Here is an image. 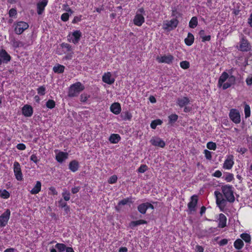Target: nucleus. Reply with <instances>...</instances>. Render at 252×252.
I'll return each mask as SVG.
<instances>
[{"mask_svg": "<svg viewBox=\"0 0 252 252\" xmlns=\"http://www.w3.org/2000/svg\"><path fill=\"white\" fill-rule=\"evenodd\" d=\"M244 113L245 115V118H247L249 117L251 115V108L250 106L246 104L244 106Z\"/></svg>", "mask_w": 252, "mask_h": 252, "instance_id": "obj_44", "label": "nucleus"}, {"mask_svg": "<svg viewBox=\"0 0 252 252\" xmlns=\"http://www.w3.org/2000/svg\"><path fill=\"white\" fill-rule=\"evenodd\" d=\"M37 92L38 94L44 95L46 94V88L44 86H40L37 89Z\"/></svg>", "mask_w": 252, "mask_h": 252, "instance_id": "obj_47", "label": "nucleus"}, {"mask_svg": "<svg viewBox=\"0 0 252 252\" xmlns=\"http://www.w3.org/2000/svg\"><path fill=\"white\" fill-rule=\"evenodd\" d=\"M240 237L244 240L246 243L250 244L252 241V238L251 235L247 233H243L240 234Z\"/></svg>", "mask_w": 252, "mask_h": 252, "instance_id": "obj_34", "label": "nucleus"}, {"mask_svg": "<svg viewBox=\"0 0 252 252\" xmlns=\"http://www.w3.org/2000/svg\"><path fill=\"white\" fill-rule=\"evenodd\" d=\"M244 243L241 239H236L234 242V247L237 250H241L243 248Z\"/></svg>", "mask_w": 252, "mask_h": 252, "instance_id": "obj_33", "label": "nucleus"}, {"mask_svg": "<svg viewBox=\"0 0 252 252\" xmlns=\"http://www.w3.org/2000/svg\"><path fill=\"white\" fill-rule=\"evenodd\" d=\"M236 77L233 75H229L228 73L223 71L220 75L218 80V86L222 87L223 90H226L234 85L236 83Z\"/></svg>", "mask_w": 252, "mask_h": 252, "instance_id": "obj_2", "label": "nucleus"}, {"mask_svg": "<svg viewBox=\"0 0 252 252\" xmlns=\"http://www.w3.org/2000/svg\"><path fill=\"white\" fill-rule=\"evenodd\" d=\"M121 136L118 134H111L109 138L111 143L117 144L121 140Z\"/></svg>", "mask_w": 252, "mask_h": 252, "instance_id": "obj_29", "label": "nucleus"}, {"mask_svg": "<svg viewBox=\"0 0 252 252\" xmlns=\"http://www.w3.org/2000/svg\"><path fill=\"white\" fill-rule=\"evenodd\" d=\"M16 148L19 150H25L26 148V146L25 144L23 143H19L17 145Z\"/></svg>", "mask_w": 252, "mask_h": 252, "instance_id": "obj_59", "label": "nucleus"}, {"mask_svg": "<svg viewBox=\"0 0 252 252\" xmlns=\"http://www.w3.org/2000/svg\"><path fill=\"white\" fill-rule=\"evenodd\" d=\"M168 124L172 125L175 123L178 119V116L176 114H172L168 117Z\"/></svg>", "mask_w": 252, "mask_h": 252, "instance_id": "obj_35", "label": "nucleus"}, {"mask_svg": "<svg viewBox=\"0 0 252 252\" xmlns=\"http://www.w3.org/2000/svg\"><path fill=\"white\" fill-rule=\"evenodd\" d=\"M150 143L154 146L162 148L165 146V142L160 138L158 137H153L150 140Z\"/></svg>", "mask_w": 252, "mask_h": 252, "instance_id": "obj_16", "label": "nucleus"}, {"mask_svg": "<svg viewBox=\"0 0 252 252\" xmlns=\"http://www.w3.org/2000/svg\"><path fill=\"white\" fill-rule=\"evenodd\" d=\"M198 197L196 195H193L190 197V201L188 204V207L189 213L195 211L196 207L197 204Z\"/></svg>", "mask_w": 252, "mask_h": 252, "instance_id": "obj_11", "label": "nucleus"}, {"mask_svg": "<svg viewBox=\"0 0 252 252\" xmlns=\"http://www.w3.org/2000/svg\"><path fill=\"white\" fill-rule=\"evenodd\" d=\"M67 203L65 202H63L62 199L59 201V206L60 207L63 208L67 206Z\"/></svg>", "mask_w": 252, "mask_h": 252, "instance_id": "obj_62", "label": "nucleus"}, {"mask_svg": "<svg viewBox=\"0 0 252 252\" xmlns=\"http://www.w3.org/2000/svg\"><path fill=\"white\" fill-rule=\"evenodd\" d=\"M129 203H132L131 198L130 197H127V198H124V199L121 200V201H120L118 202V205L119 206H121V205H125Z\"/></svg>", "mask_w": 252, "mask_h": 252, "instance_id": "obj_40", "label": "nucleus"}, {"mask_svg": "<svg viewBox=\"0 0 252 252\" xmlns=\"http://www.w3.org/2000/svg\"><path fill=\"white\" fill-rule=\"evenodd\" d=\"M171 15L172 16L175 17V19H177L178 18L181 17L182 15V14L180 12H178L176 8H174L172 10Z\"/></svg>", "mask_w": 252, "mask_h": 252, "instance_id": "obj_51", "label": "nucleus"}, {"mask_svg": "<svg viewBox=\"0 0 252 252\" xmlns=\"http://www.w3.org/2000/svg\"><path fill=\"white\" fill-rule=\"evenodd\" d=\"M227 218L223 214H220L219 218L218 227L223 228L226 226Z\"/></svg>", "mask_w": 252, "mask_h": 252, "instance_id": "obj_22", "label": "nucleus"}, {"mask_svg": "<svg viewBox=\"0 0 252 252\" xmlns=\"http://www.w3.org/2000/svg\"><path fill=\"white\" fill-rule=\"evenodd\" d=\"M110 111L115 115H118L121 111V106L119 103L114 102L110 106Z\"/></svg>", "mask_w": 252, "mask_h": 252, "instance_id": "obj_21", "label": "nucleus"}, {"mask_svg": "<svg viewBox=\"0 0 252 252\" xmlns=\"http://www.w3.org/2000/svg\"><path fill=\"white\" fill-rule=\"evenodd\" d=\"M23 115L27 117H31L33 114L32 107L28 104L25 105L22 109Z\"/></svg>", "mask_w": 252, "mask_h": 252, "instance_id": "obj_17", "label": "nucleus"}, {"mask_svg": "<svg viewBox=\"0 0 252 252\" xmlns=\"http://www.w3.org/2000/svg\"><path fill=\"white\" fill-rule=\"evenodd\" d=\"M55 248L57 249L59 252H63L67 249L66 245L63 243H57L55 245Z\"/></svg>", "mask_w": 252, "mask_h": 252, "instance_id": "obj_41", "label": "nucleus"}, {"mask_svg": "<svg viewBox=\"0 0 252 252\" xmlns=\"http://www.w3.org/2000/svg\"><path fill=\"white\" fill-rule=\"evenodd\" d=\"M10 42L13 47L15 49L23 47L24 45L22 42L20 41V40H18L14 38L10 39Z\"/></svg>", "mask_w": 252, "mask_h": 252, "instance_id": "obj_32", "label": "nucleus"}, {"mask_svg": "<svg viewBox=\"0 0 252 252\" xmlns=\"http://www.w3.org/2000/svg\"><path fill=\"white\" fill-rule=\"evenodd\" d=\"M84 89V86L80 82H77L69 87L68 96L70 97L76 96Z\"/></svg>", "mask_w": 252, "mask_h": 252, "instance_id": "obj_3", "label": "nucleus"}, {"mask_svg": "<svg viewBox=\"0 0 252 252\" xmlns=\"http://www.w3.org/2000/svg\"><path fill=\"white\" fill-rule=\"evenodd\" d=\"M246 82L248 86L252 85V76L247 77L246 80Z\"/></svg>", "mask_w": 252, "mask_h": 252, "instance_id": "obj_63", "label": "nucleus"}, {"mask_svg": "<svg viewBox=\"0 0 252 252\" xmlns=\"http://www.w3.org/2000/svg\"><path fill=\"white\" fill-rule=\"evenodd\" d=\"M82 36V32L79 30H76L72 32L71 35H69V37L70 39L68 38L69 42H72L74 44H76L79 41Z\"/></svg>", "mask_w": 252, "mask_h": 252, "instance_id": "obj_12", "label": "nucleus"}, {"mask_svg": "<svg viewBox=\"0 0 252 252\" xmlns=\"http://www.w3.org/2000/svg\"><path fill=\"white\" fill-rule=\"evenodd\" d=\"M8 14L10 17H15L17 14L16 9L15 8L10 9L9 11Z\"/></svg>", "mask_w": 252, "mask_h": 252, "instance_id": "obj_53", "label": "nucleus"}, {"mask_svg": "<svg viewBox=\"0 0 252 252\" xmlns=\"http://www.w3.org/2000/svg\"><path fill=\"white\" fill-rule=\"evenodd\" d=\"M147 223V221L146 220H139L136 221H131L129 224V226L130 228L133 229L138 225Z\"/></svg>", "mask_w": 252, "mask_h": 252, "instance_id": "obj_26", "label": "nucleus"}, {"mask_svg": "<svg viewBox=\"0 0 252 252\" xmlns=\"http://www.w3.org/2000/svg\"><path fill=\"white\" fill-rule=\"evenodd\" d=\"M69 169L73 172L77 171L79 167V162L76 160L71 161L68 165Z\"/></svg>", "mask_w": 252, "mask_h": 252, "instance_id": "obj_23", "label": "nucleus"}, {"mask_svg": "<svg viewBox=\"0 0 252 252\" xmlns=\"http://www.w3.org/2000/svg\"><path fill=\"white\" fill-rule=\"evenodd\" d=\"M147 223V221L146 220H139L136 221H131L129 224V226L130 228L133 229L138 225Z\"/></svg>", "mask_w": 252, "mask_h": 252, "instance_id": "obj_27", "label": "nucleus"}, {"mask_svg": "<svg viewBox=\"0 0 252 252\" xmlns=\"http://www.w3.org/2000/svg\"><path fill=\"white\" fill-rule=\"evenodd\" d=\"M61 46L63 49H65L66 52H72V46L68 43H62L61 44Z\"/></svg>", "mask_w": 252, "mask_h": 252, "instance_id": "obj_45", "label": "nucleus"}, {"mask_svg": "<svg viewBox=\"0 0 252 252\" xmlns=\"http://www.w3.org/2000/svg\"><path fill=\"white\" fill-rule=\"evenodd\" d=\"M68 154L66 152L60 151L56 155V159L59 163H62L68 158Z\"/></svg>", "mask_w": 252, "mask_h": 252, "instance_id": "obj_20", "label": "nucleus"}, {"mask_svg": "<svg viewBox=\"0 0 252 252\" xmlns=\"http://www.w3.org/2000/svg\"><path fill=\"white\" fill-rule=\"evenodd\" d=\"M162 122L161 120L157 119V120L152 121L150 126L152 129H155L156 128V127L158 126L161 125L162 124Z\"/></svg>", "mask_w": 252, "mask_h": 252, "instance_id": "obj_39", "label": "nucleus"}, {"mask_svg": "<svg viewBox=\"0 0 252 252\" xmlns=\"http://www.w3.org/2000/svg\"><path fill=\"white\" fill-rule=\"evenodd\" d=\"M197 18L196 16L192 17L189 22V28L194 29L197 26Z\"/></svg>", "mask_w": 252, "mask_h": 252, "instance_id": "obj_36", "label": "nucleus"}, {"mask_svg": "<svg viewBox=\"0 0 252 252\" xmlns=\"http://www.w3.org/2000/svg\"><path fill=\"white\" fill-rule=\"evenodd\" d=\"M189 98L185 96L182 98H179L177 99V103L180 107L182 108L188 105L189 103Z\"/></svg>", "mask_w": 252, "mask_h": 252, "instance_id": "obj_24", "label": "nucleus"}, {"mask_svg": "<svg viewBox=\"0 0 252 252\" xmlns=\"http://www.w3.org/2000/svg\"><path fill=\"white\" fill-rule=\"evenodd\" d=\"M234 164L233 155H229L227 157L223 164V168L225 169L229 170L232 168Z\"/></svg>", "mask_w": 252, "mask_h": 252, "instance_id": "obj_15", "label": "nucleus"}, {"mask_svg": "<svg viewBox=\"0 0 252 252\" xmlns=\"http://www.w3.org/2000/svg\"><path fill=\"white\" fill-rule=\"evenodd\" d=\"M82 20V15L76 16L74 17L72 23L73 24H76Z\"/></svg>", "mask_w": 252, "mask_h": 252, "instance_id": "obj_57", "label": "nucleus"}, {"mask_svg": "<svg viewBox=\"0 0 252 252\" xmlns=\"http://www.w3.org/2000/svg\"><path fill=\"white\" fill-rule=\"evenodd\" d=\"M0 59L2 63L7 64L11 61V57L5 49H1L0 50Z\"/></svg>", "mask_w": 252, "mask_h": 252, "instance_id": "obj_14", "label": "nucleus"}, {"mask_svg": "<svg viewBox=\"0 0 252 252\" xmlns=\"http://www.w3.org/2000/svg\"><path fill=\"white\" fill-rule=\"evenodd\" d=\"M148 167L146 164H141L137 169V172L140 173H143L148 170Z\"/></svg>", "mask_w": 252, "mask_h": 252, "instance_id": "obj_48", "label": "nucleus"}, {"mask_svg": "<svg viewBox=\"0 0 252 252\" xmlns=\"http://www.w3.org/2000/svg\"><path fill=\"white\" fill-rule=\"evenodd\" d=\"M179 21L177 19H172L164 24V29L167 30H172L178 26Z\"/></svg>", "mask_w": 252, "mask_h": 252, "instance_id": "obj_13", "label": "nucleus"}, {"mask_svg": "<svg viewBox=\"0 0 252 252\" xmlns=\"http://www.w3.org/2000/svg\"><path fill=\"white\" fill-rule=\"evenodd\" d=\"M64 66L60 64H57L53 67V70L56 73L61 74L64 72Z\"/></svg>", "mask_w": 252, "mask_h": 252, "instance_id": "obj_31", "label": "nucleus"}, {"mask_svg": "<svg viewBox=\"0 0 252 252\" xmlns=\"http://www.w3.org/2000/svg\"><path fill=\"white\" fill-rule=\"evenodd\" d=\"M224 180L227 182H231L232 180H234V175L232 173H227L226 174V176L224 177Z\"/></svg>", "mask_w": 252, "mask_h": 252, "instance_id": "obj_49", "label": "nucleus"}, {"mask_svg": "<svg viewBox=\"0 0 252 252\" xmlns=\"http://www.w3.org/2000/svg\"><path fill=\"white\" fill-rule=\"evenodd\" d=\"M62 195L65 201L69 200L70 198V193L66 189H63Z\"/></svg>", "mask_w": 252, "mask_h": 252, "instance_id": "obj_38", "label": "nucleus"}, {"mask_svg": "<svg viewBox=\"0 0 252 252\" xmlns=\"http://www.w3.org/2000/svg\"><path fill=\"white\" fill-rule=\"evenodd\" d=\"M228 242V241L227 239H223L219 242V245L220 246H223L227 244Z\"/></svg>", "mask_w": 252, "mask_h": 252, "instance_id": "obj_61", "label": "nucleus"}, {"mask_svg": "<svg viewBox=\"0 0 252 252\" xmlns=\"http://www.w3.org/2000/svg\"><path fill=\"white\" fill-rule=\"evenodd\" d=\"M180 66L182 68L184 69H188L190 66V64L189 62L187 61H182L180 63Z\"/></svg>", "mask_w": 252, "mask_h": 252, "instance_id": "obj_46", "label": "nucleus"}, {"mask_svg": "<svg viewBox=\"0 0 252 252\" xmlns=\"http://www.w3.org/2000/svg\"><path fill=\"white\" fill-rule=\"evenodd\" d=\"M14 32L16 34L20 35L28 29L29 27V24L24 21H19L15 22L13 24Z\"/></svg>", "mask_w": 252, "mask_h": 252, "instance_id": "obj_5", "label": "nucleus"}, {"mask_svg": "<svg viewBox=\"0 0 252 252\" xmlns=\"http://www.w3.org/2000/svg\"><path fill=\"white\" fill-rule=\"evenodd\" d=\"M48 0H42L37 4V12L38 15H41L44 12L45 7L47 5Z\"/></svg>", "mask_w": 252, "mask_h": 252, "instance_id": "obj_19", "label": "nucleus"}, {"mask_svg": "<svg viewBox=\"0 0 252 252\" xmlns=\"http://www.w3.org/2000/svg\"><path fill=\"white\" fill-rule=\"evenodd\" d=\"M207 148L211 150H215L217 148L216 143L213 142H209L207 144Z\"/></svg>", "mask_w": 252, "mask_h": 252, "instance_id": "obj_50", "label": "nucleus"}, {"mask_svg": "<svg viewBox=\"0 0 252 252\" xmlns=\"http://www.w3.org/2000/svg\"><path fill=\"white\" fill-rule=\"evenodd\" d=\"M252 46L248 40L245 37L241 38L238 49L242 52H246L251 50Z\"/></svg>", "mask_w": 252, "mask_h": 252, "instance_id": "obj_6", "label": "nucleus"}, {"mask_svg": "<svg viewBox=\"0 0 252 252\" xmlns=\"http://www.w3.org/2000/svg\"><path fill=\"white\" fill-rule=\"evenodd\" d=\"M204 154H205V157L206 159L208 160H211L212 159V154L211 152L207 150H205L204 151Z\"/></svg>", "mask_w": 252, "mask_h": 252, "instance_id": "obj_55", "label": "nucleus"}, {"mask_svg": "<svg viewBox=\"0 0 252 252\" xmlns=\"http://www.w3.org/2000/svg\"><path fill=\"white\" fill-rule=\"evenodd\" d=\"M145 14V11L143 7L138 9L133 19V24L138 27L141 26L145 22V18L144 17Z\"/></svg>", "mask_w": 252, "mask_h": 252, "instance_id": "obj_4", "label": "nucleus"}, {"mask_svg": "<svg viewBox=\"0 0 252 252\" xmlns=\"http://www.w3.org/2000/svg\"><path fill=\"white\" fill-rule=\"evenodd\" d=\"M138 211L142 214H145L147 210V206L146 203H142L137 207Z\"/></svg>", "mask_w": 252, "mask_h": 252, "instance_id": "obj_37", "label": "nucleus"}, {"mask_svg": "<svg viewBox=\"0 0 252 252\" xmlns=\"http://www.w3.org/2000/svg\"><path fill=\"white\" fill-rule=\"evenodd\" d=\"M10 211L9 209H6V211L0 216V227H3L6 226L10 218Z\"/></svg>", "mask_w": 252, "mask_h": 252, "instance_id": "obj_9", "label": "nucleus"}, {"mask_svg": "<svg viewBox=\"0 0 252 252\" xmlns=\"http://www.w3.org/2000/svg\"><path fill=\"white\" fill-rule=\"evenodd\" d=\"M13 166V171L16 179L18 181H22L23 180V174L20 163L16 161L14 162Z\"/></svg>", "mask_w": 252, "mask_h": 252, "instance_id": "obj_10", "label": "nucleus"}, {"mask_svg": "<svg viewBox=\"0 0 252 252\" xmlns=\"http://www.w3.org/2000/svg\"><path fill=\"white\" fill-rule=\"evenodd\" d=\"M120 117L122 118V120L126 121H130L131 120L132 118V114L128 111L126 110L125 111H123L121 113L120 115Z\"/></svg>", "mask_w": 252, "mask_h": 252, "instance_id": "obj_25", "label": "nucleus"}, {"mask_svg": "<svg viewBox=\"0 0 252 252\" xmlns=\"http://www.w3.org/2000/svg\"><path fill=\"white\" fill-rule=\"evenodd\" d=\"M41 189V183L40 181H36V184L34 187L30 191V192L32 194H36L38 193Z\"/></svg>", "mask_w": 252, "mask_h": 252, "instance_id": "obj_28", "label": "nucleus"}, {"mask_svg": "<svg viewBox=\"0 0 252 252\" xmlns=\"http://www.w3.org/2000/svg\"><path fill=\"white\" fill-rule=\"evenodd\" d=\"M0 197L3 199H8L10 197L9 192L6 189H0Z\"/></svg>", "mask_w": 252, "mask_h": 252, "instance_id": "obj_42", "label": "nucleus"}, {"mask_svg": "<svg viewBox=\"0 0 252 252\" xmlns=\"http://www.w3.org/2000/svg\"><path fill=\"white\" fill-rule=\"evenodd\" d=\"M69 17V14L68 13H64L61 15V19L63 22H66L68 20Z\"/></svg>", "mask_w": 252, "mask_h": 252, "instance_id": "obj_56", "label": "nucleus"}, {"mask_svg": "<svg viewBox=\"0 0 252 252\" xmlns=\"http://www.w3.org/2000/svg\"><path fill=\"white\" fill-rule=\"evenodd\" d=\"M230 119L235 124H239L241 122L240 113L236 109L232 108L229 113Z\"/></svg>", "mask_w": 252, "mask_h": 252, "instance_id": "obj_7", "label": "nucleus"}, {"mask_svg": "<svg viewBox=\"0 0 252 252\" xmlns=\"http://www.w3.org/2000/svg\"><path fill=\"white\" fill-rule=\"evenodd\" d=\"M117 180H118V177H117V175H113L109 178L108 182L109 184H113L116 183L117 181Z\"/></svg>", "mask_w": 252, "mask_h": 252, "instance_id": "obj_52", "label": "nucleus"}, {"mask_svg": "<svg viewBox=\"0 0 252 252\" xmlns=\"http://www.w3.org/2000/svg\"><path fill=\"white\" fill-rule=\"evenodd\" d=\"M102 80L103 82L109 85H111L115 82V79L112 78V75L110 72L105 73L102 76Z\"/></svg>", "mask_w": 252, "mask_h": 252, "instance_id": "obj_18", "label": "nucleus"}, {"mask_svg": "<svg viewBox=\"0 0 252 252\" xmlns=\"http://www.w3.org/2000/svg\"><path fill=\"white\" fill-rule=\"evenodd\" d=\"M194 37L193 35L189 32L188 34L187 37L185 39V43L187 46H191L194 42Z\"/></svg>", "mask_w": 252, "mask_h": 252, "instance_id": "obj_30", "label": "nucleus"}, {"mask_svg": "<svg viewBox=\"0 0 252 252\" xmlns=\"http://www.w3.org/2000/svg\"><path fill=\"white\" fill-rule=\"evenodd\" d=\"M56 106V102L53 99H49L46 102V106L47 108L52 109Z\"/></svg>", "mask_w": 252, "mask_h": 252, "instance_id": "obj_43", "label": "nucleus"}, {"mask_svg": "<svg viewBox=\"0 0 252 252\" xmlns=\"http://www.w3.org/2000/svg\"><path fill=\"white\" fill-rule=\"evenodd\" d=\"M222 175V173L220 170H216L213 174L212 176L217 178H220Z\"/></svg>", "mask_w": 252, "mask_h": 252, "instance_id": "obj_60", "label": "nucleus"}, {"mask_svg": "<svg viewBox=\"0 0 252 252\" xmlns=\"http://www.w3.org/2000/svg\"><path fill=\"white\" fill-rule=\"evenodd\" d=\"M30 160L31 161H32L34 163H35L36 164H37L39 161V160L38 159L37 157L35 154H32L31 156Z\"/></svg>", "mask_w": 252, "mask_h": 252, "instance_id": "obj_58", "label": "nucleus"}, {"mask_svg": "<svg viewBox=\"0 0 252 252\" xmlns=\"http://www.w3.org/2000/svg\"><path fill=\"white\" fill-rule=\"evenodd\" d=\"M89 97V95H88L87 94H82L80 95V101L82 102H85Z\"/></svg>", "mask_w": 252, "mask_h": 252, "instance_id": "obj_54", "label": "nucleus"}, {"mask_svg": "<svg viewBox=\"0 0 252 252\" xmlns=\"http://www.w3.org/2000/svg\"><path fill=\"white\" fill-rule=\"evenodd\" d=\"M233 187L232 185H224L221 187L222 193L218 190L214 192L216 199V204L222 211L225 206L226 201H227L230 203H233L235 201V197L234 195Z\"/></svg>", "mask_w": 252, "mask_h": 252, "instance_id": "obj_1", "label": "nucleus"}, {"mask_svg": "<svg viewBox=\"0 0 252 252\" xmlns=\"http://www.w3.org/2000/svg\"><path fill=\"white\" fill-rule=\"evenodd\" d=\"M174 60V56L168 54L167 55H164L161 56H158L156 58V60L158 63H164L168 64H171L173 63Z\"/></svg>", "mask_w": 252, "mask_h": 252, "instance_id": "obj_8", "label": "nucleus"}, {"mask_svg": "<svg viewBox=\"0 0 252 252\" xmlns=\"http://www.w3.org/2000/svg\"><path fill=\"white\" fill-rule=\"evenodd\" d=\"M204 249L200 245H196L195 247V252H203Z\"/></svg>", "mask_w": 252, "mask_h": 252, "instance_id": "obj_64", "label": "nucleus"}]
</instances>
